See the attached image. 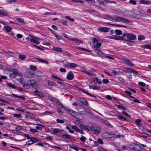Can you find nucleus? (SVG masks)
<instances>
[{
    "label": "nucleus",
    "mask_w": 151,
    "mask_h": 151,
    "mask_svg": "<svg viewBox=\"0 0 151 151\" xmlns=\"http://www.w3.org/2000/svg\"><path fill=\"white\" fill-rule=\"evenodd\" d=\"M34 75V73L31 71H30L26 73L25 76L26 78H32Z\"/></svg>",
    "instance_id": "nucleus-11"
},
{
    "label": "nucleus",
    "mask_w": 151,
    "mask_h": 151,
    "mask_svg": "<svg viewBox=\"0 0 151 151\" xmlns=\"http://www.w3.org/2000/svg\"><path fill=\"white\" fill-rule=\"evenodd\" d=\"M99 56L104 57L105 54L100 49H94L93 50Z\"/></svg>",
    "instance_id": "nucleus-6"
},
{
    "label": "nucleus",
    "mask_w": 151,
    "mask_h": 151,
    "mask_svg": "<svg viewBox=\"0 0 151 151\" xmlns=\"http://www.w3.org/2000/svg\"><path fill=\"white\" fill-rule=\"evenodd\" d=\"M100 133L99 131L96 129H94L93 130V133L95 134H98Z\"/></svg>",
    "instance_id": "nucleus-44"
},
{
    "label": "nucleus",
    "mask_w": 151,
    "mask_h": 151,
    "mask_svg": "<svg viewBox=\"0 0 151 151\" xmlns=\"http://www.w3.org/2000/svg\"><path fill=\"white\" fill-rule=\"evenodd\" d=\"M50 147L52 148H55L59 150H62V149L61 148L58 147L56 146H53L52 145Z\"/></svg>",
    "instance_id": "nucleus-59"
},
{
    "label": "nucleus",
    "mask_w": 151,
    "mask_h": 151,
    "mask_svg": "<svg viewBox=\"0 0 151 151\" xmlns=\"http://www.w3.org/2000/svg\"><path fill=\"white\" fill-rule=\"evenodd\" d=\"M19 57L21 60H24L26 58L25 55H19Z\"/></svg>",
    "instance_id": "nucleus-43"
},
{
    "label": "nucleus",
    "mask_w": 151,
    "mask_h": 151,
    "mask_svg": "<svg viewBox=\"0 0 151 151\" xmlns=\"http://www.w3.org/2000/svg\"><path fill=\"white\" fill-rule=\"evenodd\" d=\"M138 39L139 40H145V38L144 35H139L138 37Z\"/></svg>",
    "instance_id": "nucleus-33"
},
{
    "label": "nucleus",
    "mask_w": 151,
    "mask_h": 151,
    "mask_svg": "<svg viewBox=\"0 0 151 151\" xmlns=\"http://www.w3.org/2000/svg\"><path fill=\"white\" fill-rule=\"evenodd\" d=\"M17 20L20 22L23 23L24 22V20L23 19L20 18H16Z\"/></svg>",
    "instance_id": "nucleus-60"
},
{
    "label": "nucleus",
    "mask_w": 151,
    "mask_h": 151,
    "mask_svg": "<svg viewBox=\"0 0 151 151\" xmlns=\"http://www.w3.org/2000/svg\"><path fill=\"white\" fill-rule=\"evenodd\" d=\"M99 151H107V150L102 147H100L99 149Z\"/></svg>",
    "instance_id": "nucleus-64"
},
{
    "label": "nucleus",
    "mask_w": 151,
    "mask_h": 151,
    "mask_svg": "<svg viewBox=\"0 0 151 151\" xmlns=\"http://www.w3.org/2000/svg\"><path fill=\"white\" fill-rule=\"evenodd\" d=\"M15 72L16 73V74L17 76H18L20 77H22V73L20 72L19 71L17 70H15Z\"/></svg>",
    "instance_id": "nucleus-39"
},
{
    "label": "nucleus",
    "mask_w": 151,
    "mask_h": 151,
    "mask_svg": "<svg viewBox=\"0 0 151 151\" xmlns=\"http://www.w3.org/2000/svg\"><path fill=\"white\" fill-rule=\"evenodd\" d=\"M122 113L124 114V115H125L126 116H127V117L130 118L131 117V116L129 114H128L125 111H122Z\"/></svg>",
    "instance_id": "nucleus-51"
},
{
    "label": "nucleus",
    "mask_w": 151,
    "mask_h": 151,
    "mask_svg": "<svg viewBox=\"0 0 151 151\" xmlns=\"http://www.w3.org/2000/svg\"><path fill=\"white\" fill-rule=\"evenodd\" d=\"M4 29L8 32H10L12 30V28L9 26H5L4 27Z\"/></svg>",
    "instance_id": "nucleus-23"
},
{
    "label": "nucleus",
    "mask_w": 151,
    "mask_h": 151,
    "mask_svg": "<svg viewBox=\"0 0 151 151\" xmlns=\"http://www.w3.org/2000/svg\"><path fill=\"white\" fill-rule=\"evenodd\" d=\"M95 80L98 83H101V81L100 79H99L97 78H96Z\"/></svg>",
    "instance_id": "nucleus-61"
},
{
    "label": "nucleus",
    "mask_w": 151,
    "mask_h": 151,
    "mask_svg": "<svg viewBox=\"0 0 151 151\" xmlns=\"http://www.w3.org/2000/svg\"><path fill=\"white\" fill-rule=\"evenodd\" d=\"M75 123L76 125L80 127H82L83 126V123L80 120H76L75 122Z\"/></svg>",
    "instance_id": "nucleus-19"
},
{
    "label": "nucleus",
    "mask_w": 151,
    "mask_h": 151,
    "mask_svg": "<svg viewBox=\"0 0 151 151\" xmlns=\"http://www.w3.org/2000/svg\"><path fill=\"white\" fill-rule=\"evenodd\" d=\"M80 139L82 142H84L86 139V138L84 136L82 135L81 138H80Z\"/></svg>",
    "instance_id": "nucleus-49"
},
{
    "label": "nucleus",
    "mask_w": 151,
    "mask_h": 151,
    "mask_svg": "<svg viewBox=\"0 0 151 151\" xmlns=\"http://www.w3.org/2000/svg\"><path fill=\"white\" fill-rule=\"evenodd\" d=\"M117 106L118 108L122 109L124 110H125L126 109V108L125 106H123L118 105Z\"/></svg>",
    "instance_id": "nucleus-48"
},
{
    "label": "nucleus",
    "mask_w": 151,
    "mask_h": 151,
    "mask_svg": "<svg viewBox=\"0 0 151 151\" xmlns=\"http://www.w3.org/2000/svg\"><path fill=\"white\" fill-rule=\"evenodd\" d=\"M139 129L141 130H142L144 131H146L145 128L141 126H139Z\"/></svg>",
    "instance_id": "nucleus-63"
},
{
    "label": "nucleus",
    "mask_w": 151,
    "mask_h": 151,
    "mask_svg": "<svg viewBox=\"0 0 151 151\" xmlns=\"http://www.w3.org/2000/svg\"><path fill=\"white\" fill-rule=\"evenodd\" d=\"M35 94L38 95L40 98H43L44 96L43 94L41 92L39 91L38 90H36L34 92Z\"/></svg>",
    "instance_id": "nucleus-20"
},
{
    "label": "nucleus",
    "mask_w": 151,
    "mask_h": 151,
    "mask_svg": "<svg viewBox=\"0 0 151 151\" xmlns=\"http://www.w3.org/2000/svg\"><path fill=\"white\" fill-rule=\"evenodd\" d=\"M69 66L68 68H75L77 67V65L75 63H69Z\"/></svg>",
    "instance_id": "nucleus-25"
},
{
    "label": "nucleus",
    "mask_w": 151,
    "mask_h": 151,
    "mask_svg": "<svg viewBox=\"0 0 151 151\" xmlns=\"http://www.w3.org/2000/svg\"><path fill=\"white\" fill-rule=\"evenodd\" d=\"M106 135L108 138V139L109 140H114L116 139V135L114 134L107 133Z\"/></svg>",
    "instance_id": "nucleus-5"
},
{
    "label": "nucleus",
    "mask_w": 151,
    "mask_h": 151,
    "mask_svg": "<svg viewBox=\"0 0 151 151\" xmlns=\"http://www.w3.org/2000/svg\"><path fill=\"white\" fill-rule=\"evenodd\" d=\"M114 21L123 23H132L131 22L124 18L121 17H117L116 15H115Z\"/></svg>",
    "instance_id": "nucleus-2"
},
{
    "label": "nucleus",
    "mask_w": 151,
    "mask_h": 151,
    "mask_svg": "<svg viewBox=\"0 0 151 151\" xmlns=\"http://www.w3.org/2000/svg\"><path fill=\"white\" fill-rule=\"evenodd\" d=\"M79 101L84 105L86 106L88 105V102L86 99L83 98H81L79 99Z\"/></svg>",
    "instance_id": "nucleus-17"
},
{
    "label": "nucleus",
    "mask_w": 151,
    "mask_h": 151,
    "mask_svg": "<svg viewBox=\"0 0 151 151\" xmlns=\"http://www.w3.org/2000/svg\"><path fill=\"white\" fill-rule=\"evenodd\" d=\"M139 4L145 5L151 4V1L149 0H140Z\"/></svg>",
    "instance_id": "nucleus-14"
},
{
    "label": "nucleus",
    "mask_w": 151,
    "mask_h": 151,
    "mask_svg": "<svg viewBox=\"0 0 151 151\" xmlns=\"http://www.w3.org/2000/svg\"><path fill=\"white\" fill-rule=\"evenodd\" d=\"M142 121L139 119H137L135 121V122L137 125L139 127L141 126V123Z\"/></svg>",
    "instance_id": "nucleus-37"
},
{
    "label": "nucleus",
    "mask_w": 151,
    "mask_h": 151,
    "mask_svg": "<svg viewBox=\"0 0 151 151\" xmlns=\"http://www.w3.org/2000/svg\"><path fill=\"white\" fill-rule=\"evenodd\" d=\"M98 30L101 32H107L109 31V29L107 27H103L99 28Z\"/></svg>",
    "instance_id": "nucleus-10"
},
{
    "label": "nucleus",
    "mask_w": 151,
    "mask_h": 151,
    "mask_svg": "<svg viewBox=\"0 0 151 151\" xmlns=\"http://www.w3.org/2000/svg\"><path fill=\"white\" fill-rule=\"evenodd\" d=\"M29 82L31 83V86L33 88H35L37 87V82L35 81H34L33 80L29 81Z\"/></svg>",
    "instance_id": "nucleus-21"
},
{
    "label": "nucleus",
    "mask_w": 151,
    "mask_h": 151,
    "mask_svg": "<svg viewBox=\"0 0 151 151\" xmlns=\"http://www.w3.org/2000/svg\"><path fill=\"white\" fill-rule=\"evenodd\" d=\"M22 128V127L21 126H18L16 127H15V129H16L15 130H14V132H19V131L21 130Z\"/></svg>",
    "instance_id": "nucleus-30"
},
{
    "label": "nucleus",
    "mask_w": 151,
    "mask_h": 151,
    "mask_svg": "<svg viewBox=\"0 0 151 151\" xmlns=\"http://www.w3.org/2000/svg\"><path fill=\"white\" fill-rule=\"evenodd\" d=\"M129 2L130 4L134 5H136L137 4V1L134 0H130Z\"/></svg>",
    "instance_id": "nucleus-45"
},
{
    "label": "nucleus",
    "mask_w": 151,
    "mask_h": 151,
    "mask_svg": "<svg viewBox=\"0 0 151 151\" xmlns=\"http://www.w3.org/2000/svg\"><path fill=\"white\" fill-rule=\"evenodd\" d=\"M75 42L77 43H83V42L82 41H80L77 39H76Z\"/></svg>",
    "instance_id": "nucleus-62"
},
{
    "label": "nucleus",
    "mask_w": 151,
    "mask_h": 151,
    "mask_svg": "<svg viewBox=\"0 0 151 151\" xmlns=\"http://www.w3.org/2000/svg\"><path fill=\"white\" fill-rule=\"evenodd\" d=\"M7 85L9 87L12 88L14 89H17V87L16 86L14 85L12 83H9L7 84Z\"/></svg>",
    "instance_id": "nucleus-26"
},
{
    "label": "nucleus",
    "mask_w": 151,
    "mask_h": 151,
    "mask_svg": "<svg viewBox=\"0 0 151 151\" xmlns=\"http://www.w3.org/2000/svg\"><path fill=\"white\" fill-rule=\"evenodd\" d=\"M61 63H62L63 66L65 68H68L69 66V64L68 62L65 60H63L61 61Z\"/></svg>",
    "instance_id": "nucleus-18"
},
{
    "label": "nucleus",
    "mask_w": 151,
    "mask_h": 151,
    "mask_svg": "<svg viewBox=\"0 0 151 151\" xmlns=\"http://www.w3.org/2000/svg\"><path fill=\"white\" fill-rule=\"evenodd\" d=\"M23 86L26 89H29L30 88L29 85L27 83H25L23 85Z\"/></svg>",
    "instance_id": "nucleus-40"
},
{
    "label": "nucleus",
    "mask_w": 151,
    "mask_h": 151,
    "mask_svg": "<svg viewBox=\"0 0 151 151\" xmlns=\"http://www.w3.org/2000/svg\"><path fill=\"white\" fill-rule=\"evenodd\" d=\"M17 76V75L16 74L15 70L12 73L11 75V77L13 78H15Z\"/></svg>",
    "instance_id": "nucleus-47"
},
{
    "label": "nucleus",
    "mask_w": 151,
    "mask_h": 151,
    "mask_svg": "<svg viewBox=\"0 0 151 151\" xmlns=\"http://www.w3.org/2000/svg\"><path fill=\"white\" fill-rule=\"evenodd\" d=\"M62 138L65 139H71V137L70 136L66 134H64L63 135Z\"/></svg>",
    "instance_id": "nucleus-24"
},
{
    "label": "nucleus",
    "mask_w": 151,
    "mask_h": 151,
    "mask_svg": "<svg viewBox=\"0 0 151 151\" xmlns=\"http://www.w3.org/2000/svg\"><path fill=\"white\" fill-rule=\"evenodd\" d=\"M115 32L116 35H120L122 34V31L118 29H116L115 30Z\"/></svg>",
    "instance_id": "nucleus-31"
},
{
    "label": "nucleus",
    "mask_w": 151,
    "mask_h": 151,
    "mask_svg": "<svg viewBox=\"0 0 151 151\" xmlns=\"http://www.w3.org/2000/svg\"><path fill=\"white\" fill-rule=\"evenodd\" d=\"M67 78L68 80H72L74 78L73 74L72 72H69L67 74L66 77Z\"/></svg>",
    "instance_id": "nucleus-15"
},
{
    "label": "nucleus",
    "mask_w": 151,
    "mask_h": 151,
    "mask_svg": "<svg viewBox=\"0 0 151 151\" xmlns=\"http://www.w3.org/2000/svg\"><path fill=\"white\" fill-rule=\"evenodd\" d=\"M30 131L33 133H35L37 132L38 131L36 129H30Z\"/></svg>",
    "instance_id": "nucleus-57"
},
{
    "label": "nucleus",
    "mask_w": 151,
    "mask_h": 151,
    "mask_svg": "<svg viewBox=\"0 0 151 151\" xmlns=\"http://www.w3.org/2000/svg\"><path fill=\"white\" fill-rule=\"evenodd\" d=\"M13 115L14 117H16L17 118H19L21 117V115L19 114H14Z\"/></svg>",
    "instance_id": "nucleus-56"
},
{
    "label": "nucleus",
    "mask_w": 151,
    "mask_h": 151,
    "mask_svg": "<svg viewBox=\"0 0 151 151\" xmlns=\"http://www.w3.org/2000/svg\"><path fill=\"white\" fill-rule=\"evenodd\" d=\"M122 60L126 64L128 65L132 66H134V65L127 58H123L122 59Z\"/></svg>",
    "instance_id": "nucleus-7"
},
{
    "label": "nucleus",
    "mask_w": 151,
    "mask_h": 151,
    "mask_svg": "<svg viewBox=\"0 0 151 151\" xmlns=\"http://www.w3.org/2000/svg\"><path fill=\"white\" fill-rule=\"evenodd\" d=\"M37 60L40 61V62L48 64L49 63L48 61L42 59H37Z\"/></svg>",
    "instance_id": "nucleus-34"
},
{
    "label": "nucleus",
    "mask_w": 151,
    "mask_h": 151,
    "mask_svg": "<svg viewBox=\"0 0 151 151\" xmlns=\"http://www.w3.org/2000/svg\"><path fill=\"white\" fill-rule=\"evenodd\" d=\"M102 82L104 84H107L109 82V80L107 79H104L102 80Z\"/></svg>",
    "instance_id": "nucleus-50"
},
{
    "label": "nucleus",
    "mask_w": 151,
    "mask_h": 151,
    "mask_svg": "<svg viewBox=\"0 0 151 151\" xmlns=\"http://www.w3.org/2000/svg\"><path fill=\"white\" fill-rule=\"evenodd\" d=\"M33 142L32 141V140L30 139V140L28 141L27 142L26 144L27 145H29L32 144H33Z\"/></svg>",
    "instance_id": "nucleus-53"
},
{
    "label": "nucleus",
    "mask_w": 151,
    "mask_h": 151,
    "mask_svg": "<svg viewBox=\"0 0 151 151\" xmlns=\"http://www.w3.org/2000/svg\"><path fill=\"white\" fill-rule=\"evenodd\" d=\"M53 50L58 52H62L63 51L59 47H54L53 48Z\"/></svg>",
    "instance_id": "nucleus-28"
},
{
    "label": "nucleus",
    "mask_w": 151,
    "mask_h": 151,
    "mask_svg": "<svg viewBox=\"0 0 151 151\" xmlns=\"http://www.w3.org/2000/svg\"><path fill=\"white\" fill-rule=\"evenodd\" d=\"M82 72L85 73L89 76H92V75L91 71H88L86 70H84L82 71Z\"/></svg>",
    "instance_id": "nucleus-27"
},
{
    "label": "nucleus",
    "mask_w": 151,
    "mask_h": 151,
    "mask_svg": "<svg viewBox=\"0 0 151 151\" xmlns=\"http://www.w3.org/2000/svg\"><path fill=\"white\" fill-rule=\"evenodd\" d=\"M51 77L53 78H54L55 79H58V80H60L61 81H63L60 78H59L57 76H55L54 75H51Z\"/></svg>",
    "instance_id": "nucleus-46"
},
{
    "label": "nucleus",
    "mask_w": 151,
    "mask_h": 151,
    "mask_svg": "<svg viewBox=\"0 0 151 151\" xmlns=\"http://www.w3.org/2000/svg\"><path fill=\"white\" fill-rule=\"evenodd\" d=\"M127 36L128 39L131 40H135L137 39V37L136 35L131 34H127Z\"/></svg>",
    "instance_id": "nucleus-8"
},
{
    "label": "nucleus",
    "mask_w": 151,
    "mask_h": 151,
    "mask_svg": "<svg viewBox=\"0 0 151 151\" xmlns=\"http://www.w3.org/2000/svg\"><path fill=\"white\" fill-rule=\"evenodd\" d=\"M143 47L145 49H149L151 50V45L145 44L143 45Z\"/></svg>",
    "instance_id": "nucleus-32"
},
{
    "label": "nucleus",
    "mask_w": 151,
    "mask_h": 151,
    "mask_svg": "<svg viewBox=\"0 0 151 151\" xmlns=\"http://www.w3.org/2000/svg\"><path fill=\"white\" fill-rule=\"evenodd\" d=\"M65 17L66 19L71 22H73L74 21V19L73 18H71L68 16H66Z\"/></svg>",
    "instance_id": "nucleus-58"
},
{
    "label": "nucleus",
    "mask_w": 151,
    "mask_h": 151,
    "mask_svg": "<svg viewBox=\"0 0 151 151\" xmlns=\"http://www.w3.org/2000/svg\"><path fill=\"white\" fill-rule=\"evenodd\" d=\"M135 145L136 144L135 143H132L128 145V150L130 151L135 150Z\"/></svg>",
    "instance_id": "nucleus-9"
},
{
    "label": "nucleus",
    "mask_w": 151,
    "mask_h": 151,
    "mask_svg": "<svg viewBox=\"0 0 151 151\" xmlns=\"http://www.w3.org/2000/svg\"><path fill=\"white\" fill-rule=\"evenodd\" d=\"M99 41V39L96 38H93L92 39V43L93 45L92 46V48L93 50L94 49H98L101 47V43L98 42Z\"/></svg>",
    "instance_id": "nucleus-1"
},
{
    "label": "nucleus",
    "mask_w": 151,
    "mask_h": 151,
    "mask_svg": "<svg viewBox=\"0 0 151 151\" xmlns=\"http://www.w3.org/2000/svg\"><path fill=\"white\" fill-rule=\"evenodd\" d=\"M82 91L85 93H86V94H88V95H89V96H90L94 98H96V97L94 96V95H92V94L89 93H88L87 92H86V91H85V90H82Z\"/></svg>",
    "instance_id": "nucleus-36"
},
{
    "label": "nucleus",
    "mask_w": 151,
    "mask_h": 151,
    "mask_svg": "<svg viewBox=\"0 0 151 151\" xmlns=\"http://www.w3.org/2000/svg\"><path fill=\"white\" fill-rule=\"evenodd\" d=\"M139 85L143 87H145L146 86V84L143 82H140L138 83Z\"/></svg>",
    "instance_id": "nucleus-54"
},
{
    "label": "nucleus",
    "mask_w": 151,
    "mask_h": 151,
    "mask_svg": "<svg viewBox=\"0 0 151 151\" xmlns=\"http://www.w3.org/2000/svg\"><path fill=\"white\" fill-rule=\"evenodd\" d=\"M61 128L60 127V128H55L53 129L52 131V134H54L57 135L63 132L64 130Z\"/></svg>",
    "instance_id": "nucleus-3"
},
{
    "label": "nucleus",
    "mask_w": 151,
    "mask_h": 151,
    "mask_svg": "<svg viewBox=\"0 0 151 151\" xmlns=\"http://www.w3.org/2000/svg\"><path fill=\"white\" fill-rule=\"evenodd\" d=\"M115 15L113 16L107 15L106 16L105 19L110 21H114Z\"/></svg>",
    "instance_id": "nucleus-16"
},
{
    "label": "nucleus",
    "mask_w": 151,
    "mask_h": 151,
    "mask_svg": "<svg viewBox=\"0 0 151 151\" xmlns=\"http://www.w3.org/2000/svg\"><path fill=\"white\" fill-rule=\"evenodd\" d=\"M8 15V13L6 11L3 9H0V16L4 17Z\"/></svg>",
    "instance_id": "nucleus-13"
},
{
    "label": "nucleus",
    "mask_w": 151,
    "mask_h": 151,
    "mask_svg": "<svg viewBox=\"0 0 151 151\" xmlns=\"http://www.w3.org/2000/svg\"><path fill=\"white\" fill-rule=\"evenodd\" d=\"M69 126L76 132H79L81 133L82 132V130H80L76 126H73L70 124H69Z\"/></svg>",
    "instance_id": "nucleus-12"
},
{
    "label": "nucleus",
    "mask_w": 151,
    "mask_h": 151,
    "mask_svg": "<svg viewBox=\"0 0 151 151\" xmlns=\"http://www.w3.org/2000/svg\"><path fill=\"white\" fill-rule=\"evenodd\" d=\"M56 121L58 123L63 124L64 122V121L63 120H61L59 119H57Z\"/></svg>",
    "instance_id": "nucleus-52"
},
{
    "label": "nucleus",
    "mask_w": 151,
    "mask_h": 151,
    "mask_svg": "<svg viewBox=\"0 0 151 151\" xmlns=\"http://www.w3.org/2000/svg\"><path fill=\"white\" fill-rule=\"evenodd\" d=\"M45 139L49 140H52L53 138L51 136L48 135L46 137Z\"/></svg>",
    "instance_id": "nucleus-55"
},
{
    "label": "nucleus",
    "mask_w": 151,
    "mask_h": 151,
    "mask_svg": "<svg viewBox=\"0 0 151 151\" xmlns=\"http://www.w3.org/2000/svg\"><path fill=\"white\" fill-rule=\"evenodd\" d=\"M114 39L118 40H123V37L121 36H114Z\"/></svg>",
    "instance_id": "nucleus-42"
},
{
    "label": "nucleus",
    "mask_w": 151,
    "mask_h": 151,
    "mask_svg": "<svg viewBox=\"0 0 151 151\" xmlns=\"http://www.w3.org/2000/svg\"><path fill=\"white\" fill-rule=\"evenodd\" d=\"M145 146H146L145 145L143 144H140V145L136 144L135 150L137 151H141L142 150V147L144 148Z\"/></svg>",
    "instance_id": "nucleus-4"
},
{
    "label": "nucleus",
    "mask_w": 151,
    "mask_h": 151,
    "mask_svg": "<svg viewBox=\"0 0 151 151\" xmlns=\"http://www.w3.org/2000/svg\"><path fill=\"white\" fill-rule=\"evenodd\" d=\"M48 84L50 86H54L55 85V83L51 81H48Z\"/></svg>",
    "instance_id": "nucleus-35"
},
{
    "label": "nucleus",
    "mask_w": 151,
    "mask_h": 151,
    "mask_svg": "<svg viewBox=\"0 0 151 151\" xmlns=\"http://www.w3.org/2000/svg\"><path fill=\"white\" fill-rule=\"evenodd\" d=\"M89 88L90 89H93V90L99 89L100 88L99 86H89Z\"/></svg>",
    "instance_id": "nucleus-29"
},
{
    "label": "nucleus",
    "mask_w": 151,
    "mask_h": 151,
    "mask_svg": "<svg viewBox=\"0 0 151 151\" xmlns=\"http://www.w3.org/2000/svg\"><path fill=\"white\" fill-rule=\"evenodd\" d=\"M29 68L33 70H37V67L36 66L33 65H31L29 66Z\"/></svg>",
    "instance_id": "nucleus-41"
},
{
    "label": "nucleus",
    "mask_w": 151,
    "mask_h": 151,
    "mask_svg": "<svg viewBox=\"0 0 151 151\" xmlns=\"http://www.w3.org/2000/svg\"><path fill=\"white\" fill-rule=\"evenodd\" d=\"M30 139L32 140L33 143L34 142H37L39 141V140L37 138H36L35 137H31L30 138Z\"/></svg>",
    "instance_id": "nucleus-38"
},
{
    "label": "nucleus",
    "mask_w": 151,
    "mask_h": 151,
    "mask_svg": "<svg viewBox=\"0 0 151 151\" xmlns=\"http://www.w3.org/2000/svg\"><path fill=\"white\" fill-rule=\"evenodd\" d=\"M39 39H30V41L34 43H35L38 45L40 43V42L37 40H40V39L39 38Z\"/></svg>",
    "instance_id": "nucleus-22"
}]
</instances>
